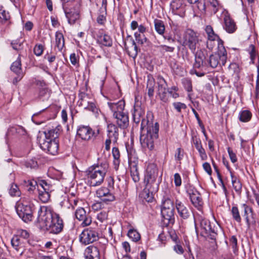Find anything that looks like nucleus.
<instances>
[{
  "instance_id": "nucleus-1",
  "label": "nucleus",
  "mask_w": 259,
  "mask_h": 259,
  "mask_svg": "<svg viewBox=\"0 0 259 259\" xmlns=\"http://www.w3.org/2000/svg\"><path fill=\"white\" fill-rule=\"evenodd\" d=\"M37 222L39 227L53 234L60 233L63 228V220L51 206H42L38 211Z\"/></svg>"
},
{
  "instance_id": "nucleus-2",
  "label": "nucleus",
  "mask_w": 259,
  "mask_h": 259,
  "mask_svg": "<svg viewBox=\"0 0 259 259\" xmlns=\"http://www.w3.org/2000/svg\"><path fill=\"white\" fill-rule=\"evenodd\" d=\"M159 124L142 119L141 125L140 144L145 150L151 151L154 148V141L158 137Z\"/></svg>"
},
{
  "instance_id": "nucleus-3",
  "label": "nucleus",
  "mask_w": 259,
  "mask_h": 259,
  "mask_svg": "<svg viewBox=\"0 0 259 259\" xmlns=\"http://www.w3.org/2000/svg\"><path fill=\"white\" fill-rule=\"evenodd\" d=\"M59 135V128L47 129L38 137L40 148L44 151L52 155L57 153L59 149L57 138Z\"/></svg>"
},
{
  "instance_id": "nucleus-4",
  "label": "nucleus",
  "mask_w": 259,
  "mask_h": 259,
  "mask_svg": "<svg viewBox=\"0 0 259 259\" xmlns=\"http://www.w3.org/2000/svg\"><path fill=\"white\" fill-rule=\"evenodd\" d=\"M109 168L106 161L98 163L90 167L86 171L88 184L91 187L100 185L104 181Z\"/></svg>"
},
{
  "instance_id": "nucleus-5",
  "label": "nucleus",
  "mask_w": 259,
  "mask_h": 259,
  "mask_svg": "<svg viewBox=\"0 0 259 259\" xmlns=\"http://www.w3.org/2000/svg\"><path fill=\"white\" fill-rule=\"evenodd\" d=\"M63 8L68 22L70 24H74L79 18V8L81 0H62Z\"/></svg>"
},
{
  "instance_id": "nucleus-6",
  "label": "nucleus",
  "mask_w": 259,
  "mask_h": 259,
  "mask_svg": "<svg viewBox=\"0 0 259 259\" xmlns=\"http://www.w3.org/2000/svg\"><path fill=\"white\" fill-rule=\"evenodd\" d=\"M19 217L25 222H30L33 218L32 206L29 204V199L26 197L21 198L16 207Z\"/></svg>"
},
{
  "instance_id": "nucleus-7",
  "label": "nucleus",
  "mask_w": 259,
  "mask_h": 259,
  "mask_svg": "<svg viewBox=\"0 0 259 259\" xmlns=\"http://www.w3.org/2000/svg\"><path fill=\"white\" fill-rule=\"evenodd\" d=\"M227 59V53L223 45L219 44L217 53L209 56L207 61L208 65L212 68H216L219 64L225 65Z\"/></svg>"
},
{
  "instance_id": "nucleus-8",
  "label": "nucleus",
  "mask_w": 259,
  "mask_h": 259,
  "mask_svg": "<svg viewBox=\"0 0 259 259\" xmlns=\"http://www.w3.org/2000/svg\"><path fill=\"white\" fill-rule=\"evenodd\" d=\"M195 53V62L194 64V73L198 77L203 76L206 73L205 67L207 64L204 62L205 59V53L202 50H198Z\"/></svg>"
},
{
  "instance_id": "nucleus-9",
  "label": "nucleus",
  "mask_w": 259,
  "mask_h": 259,
  "mask_svg": "<svg viewBox=\"0 0 259 259\" xmlns=\"http://www.w3.org/2000/svg\"><path fill=\"white\" fill-rule=\"evenodd\" d=\"M199 38L197 33L192 29H187L184 34L183 45L187 46L194 53L196 49L198 48Z\"/></svg>"
},
{
  "instance_id": "nucleus-10",
  "label": "nucleus",
  "mask_w": 259,
  "mask_h": 259,
  "mask_svg": "<svg viewBox=\"0 0 259 259\" xmlns=\"http://www.w3.org/2000/svg\"><path fill=\"white\" fill-rule=\"evenodd\" d=\"M99 239L98 229L90 227L84 229L79 235L80 242L84 245L92 243Z\"/></svg>"
},
{
  "instance_id": "nucleus-11",
  "label": "nucleus",
  "mask_w": 259,
  "mask_h": 259,
  "mask_svg": "<svg viewBox=\"0 0 259 259\" xmlns=\"http://www.w3.org/2000/svg\"><path fill=\"white\" fill-rule=\"evenodd\" d=\"M158 177V168L154 163L149 164L146 169V173L145 175L144 183L146 184V188H149L150 186H154L156 179Z\"/></svg>"
},
{
  "instance_id": "nucleus-12",
  "label": "nucleus",
  "mask_w": 259,
  "mask_h": 259,
  "mask_svg": "<svg viewBox=\"0 0 259 259\" xmlns=\"http://www.w3.org/2000/svg\"><path fill=\"white\" fill-rule=\"evenodd\" d=\"M201 234L204 237H209L211 240H214L217 233L214 228H212L209 220L202 219L200 222Z\"/></svg>"
},
{
  "instance_id": "nucleus-13",
  "label": "nucleus",
  "mask_w": 259,
  "mask_h": 259,
  "mask_svg": "<svg viewBox=\"0 0 259 259\" xmlns=\"http://www.w3.org/2000/svg\"><path fill=\"white\" fill-rule=\"evenodd\" d=\"M53 190L52 186L49 184L45 180H40L38 185V197L43 203L49 201L50 198V192Z\"/></svg>"
},
{
  "instance_id": "nucleus-14",
  "label": "nucleus",
  "mask_w": 259,
  "mask_h": 259,
  "mask_svg": "<svg viewBox=\"0 0 259 259\" xmlns=\"http://www.w3.org/2000/svg\"><path fill=\"white\" fill-rule=\"evenodd\" d=\"M133 150L127 149L128 158V164L131 171V176L134 182L136 183L139 181L140 176L137 167V162L136 160H132Z\"/></svg>"
},
{
  "instance_id": "nucleus-15",
  "label": "nucleus",
  "mask_w": 259,
  "mask_h": 259,
  "mask_svg": "<svg viewBox=\"0 0 259 259\" xmlns=\"http://www.w3.org/2000/svg\"><path fill=\"white\" fill-rule=\"evenodd\" d=\"M96 134L89 126L81 125L77 130L76 137L82 140L89 141Z\"/></svg>"
},
{
  "instance_id": "nucleus-16",
  "label": "nucleus",
  "mask_w": 259,
  "mask_h": 259,
  "mask_svg": "<svg viewBox=\"0 0 259 259\" xmlns=\"http://www.w3.org/2000/svg\"><path fill=\"white\" fill-rule=\"evenodd\" d=\"M175 204L178 213L182 219H187L191 216L192 211L186 203L177 199Z\"/></svg>"
},
{
  "instance_id": "nucleus-17",
  "label": "nucleus",
  "mask_w": 259,
  "mask_h": 259,
  "mask_svg": "<svg viewBox=\"0 0 259 259\" xmlns=\"http://www.w3.org/2000/svg\"><path fill=\"white\" fill-rule=\"evenodd\" d=\"M168 90L165 79L162 77L159 78L158 81V94L161 101L164 103L168 102Z\"/></svg>"
},
{
  "instance_id": "nucleus-18",
  "label": "nucleus",
  "mask_w": 259,
  "mask_h": 259,
  "mask_svg": "<svg viewBox=\"0 0 259 259\" xmlns=\"http://www.w3.org/2000/svg\"><path fill=\"white\" fill-rule=\"evenodd\" d=\"M187 193L193 205L200 209L203 205V201L199 192L194 188L190 187L187 190Z\"/></svg>"
},
{
  "instance_id": "nucleus-19",
  "label": "nucleus",
  "mask_w": 259,
  "mask_h": 259,
  "mask_svg": "<svg viewBox=\"0 0 259 259\" xmlns=\"http://www.w3.org/2000/svg\"><path fill=\"white\" fill-rule=\"evenodd\" d=\"M224 17V23L223 27L224 29L229 33H234L237 29V26L234 20H233L228 13L225 10L223 12Z\"/></svg>"
},
{
  "instance_id": "nucleus-20",
  "label": "nucleus",
  "mask_w": 259,
  "mask_h": 259,
  "mask_svg": "<svg viewBox=\"0 0 259 259\" xmlns=\"http://www.w3.org/2000/svg\"><path fill=\"white\" fill-rule=\"evenodd\" d=\"M96 194L102 202L106 203L113 201L115 199L114 195L110 192L109 190L105 187H101L99 189Z\"/></svg>"
},
{
  "instance_id": "nucleus-21",
  "label": "nucleus",
  "mask_w": 259,
  "mask_h": 259,
  "mask_svg": "<svg viewBox=\"0 0 259 259\" xmlns=\"http://www.w3.org/2000/svg\"><path fill=\"white\" fill-rule=\"evenodd\" d=\"M172 12L181 17H183L185 13V6L183 0H173L170 4Z\"/></svg>"
},
{
  "instance_id": "nucleus-22",
  "label": "nucleus",
  "mask_w": 259,
  "mask_h": 259,
  "mask_svg": "<svg viewBox=\"0 0 259 259\" xmlns=\"http://www.w3.org/2000/svg\"><path fill=\"white\" fill-rule=\"evenodd\" d=\"M75 217L78 220L82 221L81 225L83 226H89L92 222L91 216L89 214L86 213L85 210L82 207H80L76 209Z\"/></svg>"
},
{
  "instance_id": "nucleus-23",
  "label": "nucleus",
  "mask_w": 259,
  "mask_h": 259,
  "mask_svg": "<svg viewBox=\"0 0 259 259\" xmlns=\"http://www.w3.org/2000/svg\"><path fill=\"white\" fill-rule=\"evenodd\" d=\"M175 209H161V213L163 218L164 225L167 226L169 225H173L175 223Z\"/></svg>"
},
{
  "instance_id": "nucleus-24",
  "label": "nucleus",
  "mask_w": 259,
  "mask_h": 259,
  "mask_svg": "<svg viewBox=\"0 0 259 259\" xmlns=\"http://www.w3.org/2000/svg\"><path fill=\"white\" fill-rule=\"evenodd\" d=\"M87 99H88V97L86 94H82L81 95L79 106H82L84 109L91 111L95 114L98 113V109L95 103L87 101Z\"/></svg>"
},
{
  "instance_id": "nucleus-25",
  "label": "nucleus",
  "mask_w": 259,
  "mask_h": 259,
  "mask_svg": "<svg viewBox=\"0 0 259 259\" xmlns=\"http://www.w3.org/2000/svg\"><path fill=\"white\" fill-rule=\"evenodd\" d=\"M98 42L105 47H111L112 45V40L110 36L104 33L103 30L99 31L97 34Z\"/></svg>"
},
{
  "instance_id": "nucleus-26",
  "label": "nucleus",
  "mask_w": 259,
  "mask_h": 259,
  "mask_svg": "<svg viewBox=\"0 0 259 259\" xmlns=\"http://www.w3.org/2000/svg\"><path fill=\"white\" fill-rule=\"evenodd\" d=\"M86 259H100V252L98 248L95 246H88L85 250Z\"/></svg>"
},
{
  "instance_id": "nucleus-27",
  "label": "nucleus",
  "mask_w": 259,
  "mask_h": 259,
  "mask_svg": "<svg viewBox=\"0 0 259 259\" xmlns=\"http://www.w3.org/2000/svg\"><path fill=\"white\" fill-rule=\"evenodd\" d=\"M113 117L116 119V122L119 127L125 128L128 125V117L127 114L124 111L116 114Z\"/></svg>"
},
{
  "instance_id": "nucleus-28",
  "label": "nucleus",
  "mask_w": 259,
  "mask_h": 259,
  "mask_svg": "<svg viewBox=\"0 0 259 259\" xmlns=\"http://www.w3.org/2000/svg\"><path fill=\"white\" fill-rule=\"evenodd\" d=\"M108 105L113 113V116L116 114L120 113L123 111L125 102L123 100H120L117 103H108Z\"/></svg>"
},
{
  "instance_id": "nucleus-29",
  "label": "nucleus",
  "mask_w": 259,
  "mask_h": 259,
  "mask_svg": "<svg viewBox=\"0 0 259 259\" xmlns=\"http://www.w3.org/2000/svg\"><path fill=\"white\" fill-rule=\"evenodd\" d=\"M205 32L207 34V37L208 39V41L207 42V47L209 49H211L212 48V46L210 45V46H209V42L215 41L219 39V36L214 33L212 27L210 25H207L205 27Z\"/></svg>"
},
{
  "instance_id": "nucleus-30",
  "label": "nucleus",
  "mask_w": 259,
  "mask_h": 259,
  "mask_svg": "<svg viewBox=\"0 0 259 259\" xmlns=\"http://www.w3.org/2000/svg\"><path fill=\"white\" fill-rule=\"evenodd\" d=\"M158 190V185H155L154 186H150L149 188H146V185L145 186V188L144 189V192H143V197L144 199L148 202H152L153 199V193L155 192Z\"/></svg>"
},
{
  "instance_id": "nucleus-31",
  "label": "nucleus",
  "mask_w": 259,
  "mask_h": 259,
  "mask_svg": "<svg viewBox=\"0 0 259 259\" xmlns=\"http://www.w3.org/2000/svg\"><path fill=\"white\" fill-rule=\"evenodd\" d=\"M108 137L113 142H116L118 137V128L114 124H110L108 125Z\"/></svg>"
},
{
  "instance_id": "nucleus-32",
  "label": "nucleus",
  "mask_w": 259,
  "mask_h": 259,
  "mask_svg": "<svg viewBox=\"0 0 259 259\" xmlns=\"http://www.w3.org/2000/svg\"><path fill=\"white\" fill-rule=\"evenodd\" d=\"M78 200L75 198L74 195L71 194V196L68 197L66 199H64L61 202V205L62 207H67L69 208L70 207L72 209H74L75 206L77 205Z\"/></svg>"
},
{
  "instance_id": "nucleus-33",
  "label": "nucleus",
  "mask_w": 259,
  "mask_h": 259,
  "mask_svg": "<svg viewBox=\"0 0 259 259\" xmlns=\"http://www.w3.org/2000/svg\"><path fill=\"white\" fill-rule=\"evenodd\" d=\"M154 28L156 32L161 35L165 31V27L164 22L159 19H155L154 20Z\"/></svg>"
},
{
  "instance_id": "nucleus-34",
  "label": "nucleus",
  "mask_w": 259,
  "mask_h": 259,
  "mask_svg": "<svg viewBox=\"0 0 259 259\" xmlns=\"http://www.w3.org/2000/svg\"><path fill=\"white\" fill-rule=\"evenodd\" d=\"M56 47L59 51H61L64 46V39L63 34L59 31L56 32Z\"/></svg>"
},
{
  "instance_id": "nucleus-35",
  "label": "nucleus",
  "mask_w": 259,
  "mask_h": 259,
  "mask_svg": "<svg viewBox=\"0 0 259 259\" xmlns=\"http://www.w3.org/2000/svg\"><path fill=\"white\" fill-rule=\"evenodd\" d=\"M23 183L26 187H29L28 189V191L31 192L33 191V190L36 188V187H37V190H38V185H39L40 183V181L37 182L34 180L27 181L24 180Z\"/></svg>"
},
{
  "instance_id": "nucleus-36",
  "label": "nucleus",
  "mask_w": 259,
  "mask_h": 259,
  "mask_svg": "<svg viewBox=\"0 0 259 259\" xmlns=\"http://www.w3.org/2000/svg\"><path fill=\"white\" fill-rule=\"evenodd\" d=\"M144 114V112L142 109L139 107H135L134 112L133 113V120L136 123H139L141 121V118Z\"/></svg>"
},
{
  "instance_id": "nucleus-37",
  "label": "nucleus",
  "mask_w": 259,
  "mask_h": 259,
  "mask_svg": "<svg viewBox=\"0 0 259 259\" xmlns=\"http://www.w3.org/2000/svg\"><path fill=\"white\" fill-rule=\"evenodd\" d=\"M242 207L243 209L244 214L243 216L245 217V221L248 228H249L251 225V222L249 219L248 214L249 212L252 213V209L251 207L248 206L246 204H242Z\"/></svg>"
},
{
  "instance_id": "nucleus-38",
  "label": "nucleus",
  "mask_w": 259,
  "mask_h": 259,
  "mask_svg": "<svg viewBox=\"0 0 259 259\" xmlns=\"http://www.w3.org/2000/svg\"><path fill=\"white\" fill-rule=\"evenodd\" d=\"M252 117L251 113L247 110L241 111L239 113V119L240 121L243 122H247L250 120Z\"/></svg>"
},
{
  "instance_id": "nucleus-39",
  "label": "nucleus",
  "mask_w": 259,
  "mask_h": 259,
  "mask_svg": "<svg viewBox=\"0 0 259 259\" xmlns=\"http://www.w3.org/2000/svg\"><path fill=\"white\" fill-rule=\"evenodd\" d=\"M191 4L195 5L196 8L200 11L204 12L205 11V3L204 0H187Z\"/></svg>"
},
{
  "instance_id": "nucleus-40",
  "label": "nucleus",
  "mask_w": 259,
  "mask_h": 259,
  "mask_svg": "<svg viewBox=\"0 0 259 259\" xmlns=\"http://www.w3.org/2000/svg\"><path fill=\"white\" fill-rule=\"evenodd\" d=\"M175 209L173 201L168 197H164L162 200L161 209Z\"/></svg>"
},
{
  "instance_id": "nucleus-41",
  "label": "nucleus",
  "mask_w": 259,
  "mask_h": 259,
  "mask_svg": "<svg viewBox=\"0 0 259 259\" xmlns=\"http://www.w3.org/2000/svg\"><path fill=\"white\" fill-rule=\"evenodd\" d=\"M11 69L12 71L17 74H20L21 73V60L19 57L18 58L17 60L14 62L11 67Z\"/></svg>"
},
{
  "instance_id": "nucleus-42",
  "label": "nucleus",
  "mask_w": 259,
  "mask_h": 259,
  "mask_svg": "<svg viewBox=\"0 0 259 259\" xmlns=\"http://www.w3.org/2000/svg\"><path fill=\"white\" fill-rule=\"evenodd\" d=\"M232 184L233 187L237 193H240L242 189V185L240 182L238 180L237 177L233 176L232 173H231Z\"/></svg>"
},
{
  "instance_id": "nucleus-43",
  "label": "nucleus",
  "mask_w": 259,
  "mask_h": 259,
  "mask_svg": "<svg viewBox=\"0 0 259 259\" xmlns=\"http://www.w3.org/2000/svg\"><path fill=\"white\" fill-rule=\"evenodd\" d=\"M231 213L232 215L233 219L237 223H241V217L238 209V208L236 206H232Z\"/></svg>"
},
{
  "instance_id": "nucleus-44",
  "label": "nucleus",
  "mask_w": 259,
  "mask_h": 259,
  "mask_svg": "<svg viewBox=\"0 0 259 259\" xmlns=\"http://www.w3.org/2000/svg\"><path fill=\"white\" fill-rule=\"evenodd\" d=\"M248 52L250 55V61L251 63L254 64L256 58L258 57V53L254 46L250 45L248 49Z\"/></svg>"
},
{
  "instance_id": "nucleus-45",
  "label": "nucleus",
  "mask_w": 259,
  "mask_h": 259,
  "mask_svg": "<svg viewBox=\"0 0 259 259\" xmlns=\"http://www.w3.org/2000/svg\"><path fill=\"white\" fill-rule=\"evenodd\" d=\"M9 193L12 197H19L21 195V191L18 186L15 184H11Z\"/></svg>"
},
{
  "instance_id": "nucleus-46",
  "label": "nucleus",
  "mask_w": 259,
  "mask_h": 259,
  "mask_svg": "<svg viewBox=\"0 0 259 259\" xmlns=\"http://www.w3.org/2000/svg\"><path fill=\"white\" fill-rule=\"evenodd\" d=\"M12 246L17 251L22 247V244L18 235L14 236L11 239Z\"/></svg>"
},
{
  "instance_id": "nucleus-47",
  "label": "nucleus",
  "mask_w": 259,
  "mask_h": 259,
  "mask_svg": "<svg viewBox=\"0 0 259 259\" xmlns=\"http://www.w3.org/2000/svg\"><path fill=\"white\" fill-rule=\"evenodd\" d=\"M127 236L134 242L139 241L141 238L139 233L134 229H130L128 231Z\"/></svg>"
},
{
  "instance_id": "nucleus-48",
  "label": "nucleus",
  "mask_w": 259,
  "mask_h": 259,
  "mask_svg": "<svg viewBox=\"0 0 259 259\" xmlns=\"http://www.w3.org/2000/svg\"><path fill=\"white\" fill-rule=\"evenodd\" d=\"M9 132L13 134H16L19 135H24L26 133L25 130L21 126L16 125L10 128Z\"/></svg>"
},
{
  "instance_id": "nucleus-49",
  "label": "nucleus",
  "mask_w": 259,
  "mask_h": 259,
  "mask_svg": "<svg viewBox=\"0 0 259 259\" xmlns=\"http://www.w3.org/2000/svg\"><path fill=\"white\" fill-rule=\"evenodd\" d=\"M154 81L153 79H149L147 82V88L148 89V95L150 98H152L154 92Z\"/></svg>"
},
{
  "instance_id": "nucleus-50",
  "label": "nucleus",
  "mask_w": 259,
  "mask_h": 259,
  "mask_svg": "<svg viewBox=\"0 0 259 259\" xmlns=\"http://www.w3.org/2000/svg\"><path fill=\"white\" fill-rule=\"evenodd\" d=\"M221 8L217 0H210V8L213 14H215Z\"/></svg>"
},
{
  "instance_id": "nucleus-51",
  "label": "nucleus",
  "mask_w": 259,
  "mask_h": 259,
  "mask_svg": "<svg viewBox=\"0 0 259 259\" xmlns=\"http://www.w3.org/2000/svg\"><path fill=\"white\" fill-rule=\"evenodd\" d=\"M182 82L184 88L187 92H190L192 91V81L190 79L184 78L182 79Z\"/></svg>"
},
{
  "instance_id": "nucleus-52",
  "label": "nucleus",
  "mask_w": 259,
  "mask_h": 259,
  "mask_svg": "<svg viewBox=\"0 0 259 259\" xmlns=\"http://www.w3.org/2000/svg\"><path fill=\"white\" fill-rule=\"evenodd\" d=\"M136 41L141 44H143L147 41V38L144 34H141L138 32H136L134 34Z\"/></svg>"
},
{
  "instance_id": "nucleus-53",
  "label": "nucleus",
  "mask_w": 259,
  "mask_h": 259,
  "mask_svg": "<svg viewBox=\"0 0 259 259\" xmlns=\"http://www.w3.org/2000/svg\"><path fill=\"white\" fill-rule=\"evenodd\" d=\"M161 36H163L164 39L166 40L169 43H174L175 42V37L171 32L165 31Z\"/></svg>"
},
{
  "instance_id": "nucleus-54",
  "label": "nucleus",
  "mask_w": 259,
  "mask_h": 259,
  "mask_svg": "<svg viewBox=\"0 0 259 259\" xmlns=\"http://www.w3.org/2000/svg\"><path fill=\"white\" fill-rule=\"evenodd\" d=\"M44 46L41 44H36L33 49V52L37 56H40L42 55L44 51Z\"/></svg>"
},
{
  "instance_id": "nucleus-55",
  "label": "nucleus",
  "mask_w": 259,
  "mask_h": 259,
  "mask_svg": "<svg viewBox=\"0 0 259 259\" xmlns=\"http://www.w3.org/2000/svg\"><path fill=\"white\" fill-rule=\"evenodd\" d=\"M23 164L26 167L30 168H34L37 166V162L33 159L23 161Z\"/></svg>"
},
{
  "instance_id": "nucleus-56",
  "label": "nucleus",
  "mask_w": 259,
  "mask_h": 259,
  "mask_svg": "<svg viewBox=\"0 0 259 259\" xmlns=\"http://www.w3.org/2000/svg\"><path fill=\"white\" fill-rule=\"evenodd\" d=\"M112 155L114 159V163L118 164L119 163L120 153L117 148L113 147L112 148Z\"/></svg>"
},
{
  "instance_id": "nucleus-57",
  "label": "nucleus",
  "mask_w": 259,
  "mask_h": 259,
  "mask_svg": "<svg viewBox=\"0 0 259 259\" xmlns=\"http://www.w3.org/2000/svg\"><path fill=\"white\" fill-rule=\"evenodd\" d=\"M158 48L159 49V51L161 52L164 53V52H173L175 50V47H171V46H168L166 45H160L158 47Z\"/></svg>"
},
{
  "instance_id": "nucleus-58",
  "label": "nucleus",
  "mask_w": 259,
  "mask_h": 259,
  "mask_svg": "<svg viewBox=\"0 0 259 259\" xmlns=\"http://www.w3.org/2000/svg\"><path fill=\"white\" fill-rule=\"evenodd\" d=\"M13 48L17 51L21 50L23 48V41H21L20 40H13L11 42Z\"/></svg>"
},
{
  "instance_id": "nucleus-59",
  "label": "nucleus",
  "mask_w": 259,
  "mask_h": 259,
  "mask_svg": "<svg viewBox=\"0 0 259 259\" xmlns=\"http://www.w3.org/2000/svg\"><path fill=\"white\" fill-rule=\"evenodd\" d=\"M178 91V88L176 86H173L167 90L169 95L174 99H176L179 97V95L177 93Z\"/></svg>"
},
{
  "instance_id": "nucleus-60",
  "label": "nucleus",
  "mask_w": 259,
  "mask_h": 259,
  "mask_svg": "<svg viewBox=\"0 0 259 259\" xmlns=\"http://www.w3.org/2000/svg\"><path fill=\"white\" fill-rule=\"evenodd\" d=\"M175 109L178 112H181L182 109H185L187 108L184 103L181 102H175L172 104Z\"/></svg>"
},
{
  "instance_id": "nucleus-61",
  "label": "nucleus",
  "mask_w": 259,
  "mask_h": 259,
  "mask_svg": "<svg viewBox=\"0 0 259 259\" xmlns=\"http://www.w3.org/2000/svg\"><path fill=\"white\" fill-rule=\"evenodd\" d=\"M230 244L233 249L234 252L237 250V239L235 236H233L230 239Z\"/></svg>"
},
{
  "instance_id": "nucleus-62",
  "label": "nucleus",
  "mask_w": 259,
  "mask_h": 259,
  "mask_svg": "<svg viewBox=\"0 0 259 259\" xmlns=\"http://www.w3.org/2000/svg\"><path fill=\"white\" fill-rule=\"evenodd\" d=\"M183 151L180 148H178L175 155V160L180 161L183 159Z\"/></svg>"
},
{
  "instance_id": "nucleus-63",
  "label": "nucleus",
  "mask_w": 259,
  "mask_h": 259,
  "mask_svg": "<svg viewBox=\"0 0 259 259\" xmlns=\"http://www.w3.org/2000/svg\"><path fill=\"white\" fill-rule=\"evenodd\" d=\"M227 151L231 161L233 163H235L237 161V158L236 154L233 151L230 147L227 148Z\"/></svg>"
},
{
  "instance_id": "nucleus-64",
  "label": "nucleus",
  "mask_w": 259,
  "mask_h": 259,
  "mask_svg": "<svg viewBox=\"0 0 259 259\" xmlns=\"http://www.w3.org/2000/svg\"><path fill=\"white\" fill-rule=\"evenodd\" d=\"M229 69L235 73H238L240 70L239 65L235 63H231L229 66Z\"/></svg>"
}]
</instances>
